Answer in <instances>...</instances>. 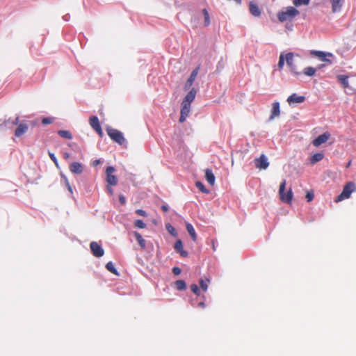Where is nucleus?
<instances>
[{
	"label": "nucleus",
	"mask_w": 356,
	"mask_h": 356,
	"mask_svg": "<svg viewBox=\"0 0 356 356\" xmlns=\"http://www.w3.org/2000/svg\"><path fill=\"white\" fill-rule=\"evenodd\" d=\"M299 11L293 6H289L285 10L279 12L277 14V18L280 22L292 21L296 16L299 15Z\"/></svg>",
	"instance_id": "nucleus-1"
},
{
	"label": "nucleus",
	"mask_w": 356,
	"mask_h": 356,
	"mask_svg": "<svg viewBox=\"0 0 356 356\" xmlns=\"http://www.w3.org/2000/svg\"><path fill=\"white\" fill-rule=\"evenodd\" d=\"M356 191V185L354 182L349 181L345 184L342 192L335 199V202H339L350 197L352 193Z\"/></svg>",
	"instance_id": "nucleus-2"
},
{
	"label": "nucleus",
	"mask_w": 356,
	"mask_h": 356,
	"mask_svg": "<svg viewBox=\"0 0 356 356\" xmlns=\"http://www.w3.org/2000/svg\"><path fill=\"white\" fill-rule=\"evenodd\" d=\"M286 185V179H284L280 184L279 188L280 198L282 202L291 204L293 198V193L290 188L286 193L284 192Z\"/></svg>",
	"instance_id": "nucleus-3"
},
{
	"label": "nucleus",
	"mask_w": 356,
	"mask_h": 356,
	"mask_svg": "<svg viewBox=\"0 0 356 356\" xmlns=\"http://www.w3.org/2000/svg\"><path fill=\"white\" fill-rule=\"evenodd\" d=\"M108 136L119 145H123L125 143V138L121 131L111 127L106 129Z\"/></svg>",
	"instance_id": "nucleus-4"
},
{
	"label": "nucleus",
	"mask_w": 356,
	"mask_h": 356,
	"mask_svg": "<svg viewBox=\"0 0 356 356\" xmlns=\"http://www.w3.org/2000/svg\"><path fill=\"white\" fill-rule=\"evenodd\" d=\"M115 171V169L113 166H108L106 170V181L110 186H115L118 184V178L115 175H113V173Z\"/></svg>",
	"instance_id": "nucleus-5"
},
{
	"label": "nucleus",
	"mask_w": 356,
	"mask_h": 356,
	"mask_svg": "<svg viewBox=\"0 0 356 356\" xmlns=\"http://www.w3.org/2000/svg\"><path fill=\"white\" fill-rule=\"evenodd\" d=\"M254 163L255 167L259 170H266L269 166L268 158L264 154H262L259 158L254 159Z\"/></svg>",
	"instance_id": "nucleus-6"
},
{
	"label": "nucleus",
	"mask_w": 356,
	"mask_h": 356,
	"mask_svg": "<svg viewBox=\"0 0 356 356\" xmlns=\"http://www.w3.org/2000/svg\"><path fill=\"white\" fill-rule=\"evenodd\" d=\"M89 124L91 127L98 134L100 137L103 136V131L97 116H92L89 119Z\"/></svg>",
	"instance_id": "nucleus-7"
},
{
	"label": "nucleus",
	"mask_w": 356,
	"mask_h": 356,
	"mask_svg": "<svg viewBox=\"0 0 356 356\" xmlns=\"http://www.w3.org/2000/svg\"><path fill=\"white\" fill-rule=\"evenodd\" d=\"M90 248L92 254L96 257H101L104 254V250L97 242L92 241L90 244Z\"/></svg>",
	"instance_id": "nucleus-8"
},
{
	"label": "nucleus",
	"mask_w": 356,
	"mask_h": 356,
	"mask_svg": "<svg viewBox=\"0 0 356 356\" xmlns=\"http://www.w3.org/2000/svg\"><path fill=\"white\" fill-rule=\"evenodd\" d=\"M331 137V134L329 132H325L323 134L318 136L312 141V144L315 147H318L321 145L326 143Z\"/></svg>",
	"instance_id": "nucleus-9"
},
{
	"label": "nucleus",
	"mask_w": 356,
	"mask_h": 356,
	"mask_svg": "<svg viewBox=\"0 0 356 356\" xmlns=\"http://www.w3.org/2000/svg\"><path fill=\"white\" fill-rule=\"evenodd\" d=\"M200 70V67H197L195 69L193 70L191 72L189 78L186 81L185 85H184V90H188L193 84Z\"/></svg>",
	"instance_id": "nucleus-10"
},
{
	"label": "nucleus",
	"mask_w": 356,
	"mask_h": 356,
	"mask_svg": "<svg viewBox=\"0 0 356 356\" xmlns=\"http://www.w3.org/2000/svg\"><path fill=\"white\" fill-rule=\"evenodd\" d=\"M191 111V105H187L186 103H181V114L179 118V122L183 123L186 120Z\"/></svg>",
	"instance_id": "nucleus-11"
},
{
	"label": "nucleus",
	"mask_w": 356,
	"mask_h": 356,
	"mask_svg": "<svg viewBox=\"0 0 356 356\" xmlns=\"http://www.w3.org/2000/svg\"><path fill=\"white\" fill-rule=\"evenodd\" d=\"M310 54L318 58L321 61L331 63V61L330 60L326 58L327 56H329V57L332 56V54H331V53H325L321 51L312 50L310 51Z\"/></svg>",
	"instance_id": "nucleus-12"
},
{
	"label": "nucleus",
	"mask_w": 356,
	"mask_h": 356,
	"mask_svg": "<svg viewBox=\"0 0 356 356\" xmlns=\"http://www.w3.org/2000/svg\"><path fill=\"white\" fill-rule=\"evenodd\" d=\"M305 100V96L298 95L296 93H293L287 98V102L289 105L295 104H301Z\"/></svg>",
	"instance_id": "nucleus-13"
},
{
	"label": "nucleus",
	"mask_w": 356,
	"mask_h": 356,
	"mask_svg": "<svg viewBox=\"0 0 356 356\" xmlns=\"http://www.w3.org/2000/svg\"><path fill=\"white\" fill-rule=\"evenodd\" d=\"M196 93L197 90L194 88H193L185 96L181 103H186L187 105H191L195 98Z\"/></svg>",
	"instance_id": "nucleus-14"
},
{
	"label": "nucleus",
	"mask_w": 356,
	"mask_h": 356,
	"mask_svg": "<svg viewBox=\"0 0 356 356\" xmlns=\"http://www.w3.org/2000/svg\"><path fill=\"white\" fill-rule=\"evenodd\" d=\"M71 172L74 174H81L83 171V165L79 162H73L69 167Z\"/></svg>",
	"instance_id": "nucleus-15"
},
{
	"label": "nucleus",
	"mask_w": 356,
	"mask_h": 356,
	"mask_svg": "<svg viewBox=\"0 0 356 356\" xmlns=\"http://www.w3.org/2000/svg\"><path fill=\"white\" fill-rule=\"evenodd\" d=\"M249 10L251 15L254 17H259L261 13V10L258 5L252 1L249 3Z\"/></svg>",
	"instance_id": "nucleus-16"
},
{
	"label": "nucleus",
	"mask_w": 356,
	"mask_h": 356,
	"mask_svg": "<svg viewBox=\"0 0 356 356\" xmlns=\"http://www.w3.org/2000/svg\"><path fill=\"white\" fill-rule=\"evenodd\" d=\"M280 115V103L275 102L272 104L271 115L270 120H273L275 118L278 117Z\"/></svg>",
	"instance_id": "nucleus-17"
},
{
	"label": "nucleus",
	"mask_w": 356,
	"mask_h": 356,
	"mask_svg": "<svg viewBox=\"0 0 356 356\" xmlns=\"http://www.w3.org/2000/svg\"><path fill=\"white\" fill-rule=\"evenodd\" d=\"M28 125L24 122L20 123L15 131V136L20 137L28 130Z\"/></svg>",
	"instance_id": "nucleus-18"
},
{
	"label": "nucleus",
	"mask_w": 356,
	"mask_h": 356,
	"mask_svg": "<svg viewBox=\"0 0 356 356\" xmlns=\"http://www.w3.org/2000/svg\"><path fill=\"white\" fill-rule=\"evenodd\" d=\"M174 248L182 257H186L188 256V252L183 249V243L181 240H177L176 241Z\"/></svg>",
	"instance_id": "nucleus-19"
},
{
	"label": "nucleus",
	"mask_w": 356,
	"mask_h": 356,
	"mask_svg": "<svg viewBox=\"0 0 356 356\" xmlns=\"http://www.w3.org/2000/svg\"><path fill=\"white\" fill-rule=\"evenodd\" d=\"M293 57H294V55L293 53H291V52L287 53L285 56L286 61L288 66L290 67L291 70L296 74H298V72H296L295 71L296 67L293 65Z\"/></svg>",
	"instance_id": "nucleus-20"
},
{
	"label": "nucleus",
	"mask_w": 356,
	"mask_h": 356,
	"mask_svg": "<svg viewBox=\"0 0 356 356\" xmlns=\"http://www.w3.org/2000/svg\"><path fill=\"white\" fill-rule=\"evenodd\" d=\"M205 178L207 182L211 185L213 186L215 184V176L211 169H206L205 170Z\"/></svg>",
	"instance_id": "nucleus-21"
},
{
	"label": "nucleus",
	"mask_w": 356,
	"mask_h": 356,
	"mask_svg": "<svg viewBox=\"0 0 356 356\" xmlns=\"http://www.w3.org/2000/svg\"><path fill=\"white\" fill-rule=\"evenodd\" d=\"M133 234H134V236L136 237V239L138 241V245H140V247L143 250L145 249V248H146V241L143 238L141 234L140 233H138V232H134Z\"/></svg>",
	"instance_id": "nucleus-22"
},
{
	"label": "nucleus",
	"mask_w": 356,
	"mask_h": 356,
	"mask_svg": "<svg viewBox=\"0 0 356 356\" xmlns=\"http://www.w3.org/2000/svg\"><path fill=\"white\" fill-rule=\"evenodd\" d=\"M348 76L343 74H340L337 76L338 81L341 84L343 88H347L349 87L348 83Z\"/></svg>",
	"instance_id": "nucleus-23"
},
{
	"label": "nucleus",
	"mask_w": 356,
	"mask_h": 356,
	"mask_svg": "<svg viewBox=\"0 0 356 356\" xmlns=\"http://www.w3.org/2000/svg\"><path fill=\"white\" fill-rule=\"evenodd\" d=\"M333 13L338 12L342 7L341 0H330Z\"/></svg>",
	"instance_id": "nucleus-24"
},
{
	"label": "nucleus",
	"mask_w": 356,
	"mask_h": 356,
	"mask_svg": "<svg viewBox=\"0 0 356 356\" xmlns=\"http://www.w3.org/2000/svg\"><path fill=\"white\" fill-rule=\"evenodd\" d=\"M186 228L187 232L190 234L192 240L193 241H197V234H196V232H195V229L193 228V225L190 223H186Z\"/></svg>",
	"instance_id": "nucleus-25"
},
{
	"label": "nucleus",
	"mask_w": 356,
	"mask_h": 356,
	"mask_svg": "<svg viewBox=\"0 0 356 356\" xmlns=\"http://www.w3.org/2000/svg\"><path fill=\"white\" fill-rule=\"evenodd\" d=\"M324 157L323 154L322 153H316L314 154L310 159V162L312 164H314L320 161H321Z\"/></svg>",
	"instance_id": "nucleus-26"
},
{
	"label": "nucleus",
	"mask_w": 356,
	"mask_h": 356,
	"mask_svg": "<svg viewBox=\"0 0 356 356\" xmlns=\"http://www.w3.org/2000/svg\"><path fill=\"white\" fill-rule=\"evenodd\" d=\"M106 269L111 272V273L115 275H118L119 273L117 270V269L115 268V265L112 262V261H109L106 264Z\"/></svg>",
	"instance_id": "nucleus-27"
},
{
	"label": "nucleus",
	"mask_w": 356,
	"mask_h": 356,
	"mask_svg": "<svg viewBox=\"0 0 356 356\" xmlns=\"http://www.w3.org/2000/svg\"><path fill=\"white\" fill-rule=\"evenodd\" d=\"M175 285L176 289L179 291H183L186 289V282L182 280L176 281Z\"/></svg>",
	"instance_id": "nucleus-28"
},
{
	"label": "nucleus",
	"mask_w": 356,
	"mask_h": 356,
	"mask_svg": "<svg viewBox=\"0 0 356 356\" xmlns=\"http://www.w3.org/2000/svg\"><path fill=\"white\" fill-rule=\"evenodd\" d=\"M58 134L60 137L64 138H67V139L72 138V135L71 132L69 131H67V130H60L58 131Z\"/></svg>",
	"instance_id": "nucleus-29"
},
{
	"label": "nucleus",
	"mask_w": 356,
	"mask_h": 356,
	"mask_svg": "<svg viewBox=\"0 0 356 356\" xmlns=\"http://www.w3.org/2000/svg\"><path fill=\"white\" fill-rule=\"evenodd\" d=\"M316 69L313 67H305L304 70H303V73L304 74L307 75V76H312L315 74L316 73Z\"/></svg>",
	"instance_id": "nucleus-30"
},
{
	"label": "nucleus",
	"mask_w": 356,
	"mask_h": 356,
	"mask_svg": "<svg viewBox=\"0 0 356 356\" xmlns=\"http://www.w3.org/2000/svg\"><path fill=\"white\" fill-rule=\"evenodd\" d=\"M202 14L204 17V26H208L210 24V17L208 10L206 8L202 10Z\"/></svg>",
	"instance_id": "nucleus-31"
},
{
	"label": "nucleus",
	"mask_w": 356,
	"mask_h": 356,
	"mask_svg": "<svg viewBox=\"0 0 356 356\" xmlns=\"http://www.w3.org/2000/svg\"><path fill=\"white\" fill-rule=\"evenodd\" d=\"M310 0H293V4L296 7H299L302 5L307 6Z\"/></svg>",
	"instance_id": "nucleus-32"
},
{
	"label": "nucleus",
	"mask_w": 356,
	"mask_h": 356,
	"mask_svg": "<svg viewBox=\"0 0 356 356\" xmlns=\"http://www.w3.org/2000/svg\"><path fill=\"white\" fill-rule=\"evenodd\" d=\"M195 186H197V188L200 191H202V193H206V194L209 193V190H207V189L205 188L204 185L201 181H197V182L195 183Z\"/></svg>",
	"instance_id": "nucleus-33"
},
{
	"label": "nucleus",
	"mask_w": 356,
	"mask_h": 356,
	"mask_svg": "<svg viewBox=\"0 0 356 356\" xmlns=\"http://www.w3.org/2000/svg\"><path fill=\"white\" fill-rule=\"evenodd\" d=\"M208 282H209V280H203L201 279L199 282L200 288L204 291H206L208 289Z\"/></svg>",
	"instance_id": "nucleus-34"
},
{
	"label": "nucleus",
	"mask_w": 356,
	"mask_h": 356,
	"mask_svg": "<svg viewBox=\"0 0 356 356\" xmlns=\"http://www.w3.org/2000/svg\"><path fill=\"white\" fill-rule=\"evenodd\" d=\"M134 225H135V227L140 228V229H144L146 227V224L142 220H135Z\"/></svg>",
	"instance_id": "nucleus-35"
},
{
	"label": "nucleus",
	"mask_w": 356,
	"mask_h": 356,
	"mask_svg": "<svg viewBox=\"0 0 356 356\" xmlns=\"http://www.w3.org/2000/svg\"><path fill=\"white\" fill-rule=\"evenodd\" d=\"M284 65V56L282 54H280L278 62V67L282 69Z\"/></svg>",
	"instance_id": "nucleus-36"
},
{
	"label": "nucleus",
	"mask_w": 356,
	"mask_h": 356,
	"mask_svg": "<svg viewBox=\"0 0 356 356\" xmlns=\"http://www.w3.org/2000/svg\"><path fill=\"white\" fill-rule=\"evenodd\" d=\"M191 291L197 296L200 295V289L197 286V285L193 284L191 286Z\"/></svg>",
	"instance_id": "nucleus-37"
},
{
	"label": "nucleus",
	"mask_w": 356,
	"mask_h": 356,
	"mask_svg": "<svg viewBox=\"0 0 356 356\" xmlns=\"http://www.w3.org/2000/svg\"><path fill=\"white\" fill-rule=\"evenodd\" d=\"M314 195L313 192H310V191L307 192V193L306 194V196H305L307 202L312 201L314 199Z\"/></svg>",
	"instance_id": "nucleus-38"
},
{
	"label": "nucleus",
	"mask_w": 356,
	"mask_h": 356,
	"mask_svg": "<svg viewBox=\"0 0 356 356\" xmlns=\"http://www.w3.org/2000/svg\"><path fill=\"white\" fill-rule=\"evenodd\" d=\"M53 122V118H44L42 120V123L43 124H49Z\"/></svg>",
	"instance_id": "nucleus-39"
},
{
	"label": "nucleus",
	"mask_w": 356,
	"mask_h": 356,
	"mask_svg": "<svg viewBox=\"0 0 356 356\" xmlns=\"http://www.w3.org/2000/svg\"><path fill=\"white\" fill-rule=\"evenodd\" d=\"M49 157L50 159L52 160V161L56 165H58V160L56 157V156L54 155V153H51V152H49Z\"/></svg>",
	"instance_id": "nucleus-40"
},
{
	"label": "nucleus",
	"mask_w": 356,
	"mask_h": 356,
	"mask_svg": "<svg viewBox=\"0 0 356 356\" xmlns=\"http://www.w3.org/2000/svg\"><path fill=\"white\" fill-rule=\"evenodd\" d=\"M172 273L175 275H179L181 273V270L180 268L179 267H174L172 268Z\"/></svg>",
	"instance_id": "nucleus-41"
},
{
	"label": "nucleus",
	"mask_w": 356,
	"mask_h": 356,
	"mask_svg": "<svg viewBox=\"0 0 356 356\" xmlns=\"http://www.w3.org/2000/svg\"><path fill=\"white\" fill-rule=\"evenodd\" d=\"M136 213L139 215V216H147V213L145 211L143 210V209H137L136 211Z\"/></svg>",
	"instance_id": "nucleus-42"
},
{
	"label": "nucleus",
	"mask_w": 356,
	"mask_h": 356,
	"mask_svg": "<svg viewBox=\"0 0 356 356\" xmlns=\"http://www.w3.org/2000/svg\"><path fill=\"white\" fill-rule=\"evenodd\" d=\"M167 229L168 230V232L172 234H174V232H175V229L172 226H171L170 225H168L167 226Z\"/></svg>",
	"instance_id": "nucleus-43"
},
{
	"label": "nucleus",
	"mask_w": 356,
	"mask_h": 356,
	"mask_svg": "<svg viewBox=\"0 0 356 356\" xmlns=\"http://www.w3.org/2000/svg\"><path fill=\"white\" fill-rule=\"evenodd\" d=\"M119 200L122 204H124L126 202L125 197L122 195H120Z\"/></svg>",
	"instance_id": "nucleus-44"
},
{
	"label": "nucleus",
	"mask_w": 356,
	"mask_h": 356,
	"mask_svg": "<svg viewBox=\"0 0 356 356\" xmlns=\"http://www.w3.org/2000/svg\"><path fill=\"white\" fill-rule=\"evenodd\" d=\"M111 186H110V185L107 186V190H108V193H109L111 195H113V188H112V187H111Z\"/></svg>",
	"instance_id": "nucleus-45"
},
{
	"label": "nucleus",
	"mask_w": 356,
	"mask_h": 356,
	"mask_svg": "<svg viewBox=\"0 0 356 356\" xmlns=\"http://www.w3.org/2000/svg\"><path fill=\"white\" fill-rule=\"evenodd\" d=\"M161 209L163 212H167L168 211V207L167 205H162Z\"/></svg>",
	"instance_id": "nucleus-46"
},
{
	"label": "nucleus",
	"mask_w": 356,
	"mask_h": 356,
	"mask_svg": "<svg viewBox=\"0 0 356 356\" xmlns=\"http://www.w3.org/2000/svg\"><path fill=\"white\" fill-rule=\"evenodd\" d=\"M100 163H101L100 160L99 159H97V160L93 161L92 165H93V166H97Z\"/></svg>",
	"instance_id": "nucleus-47"
},
{
	"label": "nucleus",
	"mask_w": 356,
	"mask_h": 356,
	"mask_svg": "<svg viewBox=\"0 0 356 356\" xmlns=\"http://www.w3.org/2000/svg\"><path fill=\"white\" fill-rule=\"evenodd\" d=\"M66 186L67 187V189L69 190V191L72 193V188L71 187V186L70 185L69 182L67 181H66Z\"/></svg>",
	"instance_id": "nucleus-48"
},
{
	"label": "nucleus",
	"mask_w": 356,
	"mask_h": 356,
	"mask_svg": "<svg viewBox=\"0 0 356 356\" xmlns=\"http://www.w3.org/2000/svg\"><path fill=\"white\" fill-rule=\"evenodd\" d=\"M70 157V154L68 152H65L63 154V158L65 159H68Z\"/></svg>",
	"instance_id": "nucleus-49"
},
{
	"label": "nucleus",
	"mask_w": 356,
	"mask_h": 356,
	"mask_svg": "<svg viewBox=\"0 0 356 356\" xmlns=\"http://www.w3.org/2000/svg\"><path fill=\"white\" fill-rule=\"evenodd\" d=\"M198 306L200 307H205V303L204 302H200Z\"/></svg>",
	"instance_id": "nucleus-50"
},
{
	"label": "nucleus",
	"mask_w": 356,
	"mask_h": 356,
	"mask_svg": "<svg viewBox=\"0 0 356 356\" xmlns=\"http://www.w3.org/2000/svg\"><path fill=\"white\" fill-rule=\"evenodd\" d=\"M19 121V118H17L13 122V124H17Z\"/></svg>",
	"instance_id": "nucleus-51"
},
{
	"label": "nucleus",
	"mask_w": 356,
	"mask_h": 356,
	"mask_svg": "<svg viewBox=\"0 0 356 356\" xmlns=\"http://www.w3.org/2000/svg\"><path fill=\"white\" fill-rule=\"evenodd\" d=\"M235 1H236L238 3H241V0H234Z\"/></svg>",
	"instance_id": "nucleus-52"
}]
</instances>
